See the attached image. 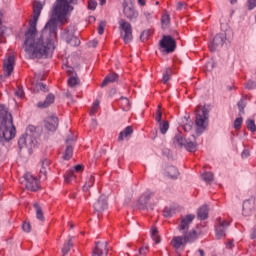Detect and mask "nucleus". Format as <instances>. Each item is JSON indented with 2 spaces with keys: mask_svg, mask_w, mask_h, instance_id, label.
I'll list each match as a JSON object with an SVG mask.
<instances>
[{
  "mask_svg": "<svg viewBox=\"0 0 256 256\" xmlns=\"http://www.w3.org/2000/svg\"><path fill=\"white\" fill-rule=\"evenodd\" d=\"M77 0H56L52 9V18L44 26L41 34L37 36V22L43 10L41 2H35L33 6V17L29 21V27L25 32L24 51L30 59H43L49 57L55 51L57 41V21L67 23V14L73 11Z\"/></svg>",
  "mask_w": 256,
  "mask_h": 256,
  "instance_id": "obj_1",
  "label": "nucleus"
},
{
  "mask_svg": "<svg viewBox=\"0 0 256 256\" xmlns=\"http://www.w3.org/2000/svg\"><path fill=\"white\" fill-rule=\"evenodd\" d=\"M16 129L13 125V116L7 109L0 110V135L5 141H11L15 137Z\"/></svg>",
  "mask_w": 256,
  "mask_h": 256,
  "instance_id": "obj_2",
  "label": "nucleus"
},
{
  "mask_svg": "<svg viewBox=\"0 0 256 256\" xmlns=\"http://www.w3.org/2000/svg\"><path fill=\"white\" fill-rule=\"evenodd\" d=\"M195 219V215L188 214L186 216L181 217L180 224L178 225V231L182 233V237L184 238V243H193L199 237V234L196 230H192L189 232V226L193 223Z\"/></svg>",
  "mask_w": 256,
  "mask_h": 256,
  "instance_id": "obj_3",
  "label": "nucleus"
},
{
  "mask_svg": "<svg viewBox=\"0 0 256 256\" xmlns=\"http://www.w3.org/2000/svg\"><path fill=\"white\" fill-rule=\"evenodd\" d=\"M173 143L175 147H185L190 153H195L197 151V142H195V136L190 139H185L181 133H178L173 138Z\"/></svg>",
  "mask_w": 256,
  "mask_h": 256,
  "instance_id": "obj_4",
  "label": "nucleus"
},
{
  "mask_svg": "<svg viewBox=\"0 0 256 256\" xmlns=\"http://www.w3.org/2000/svg\"><path fill=\"white\" fill-rule=\"evenodd\" d=\"M209 119V110L207 108H200L196 110V126L197 130L196 133H202L205 131L207 127V121Z\"/></svg>",
  "mask_w": 256,
  "mask_h": 256,
  "instance_id": "obj_5",
  "label": "nucleus"
},
{
  "mask_svg": "<svg viewBox=\"0 0 256 256\" xmlns=\"http://www.w3.org/2000/svg\"><path fill=\"white\" fill-rule=\"evenodd\" d=\"M120 36L127 45L133 41V26L125 19L119 20Z\"/></svg>",
  "mask_w": 256,
  "mask_h": 256,
  "instance_id": "obj_6",
  "label": "nucleus"
},
{
  "mask_svg": "<svg viewBox=\"0 0 256 256\" xmlns=\"http://www.w3.org/2000/svg\"><path fill=\"white\" fill-rule=\"evenodd\" d=\"M63 39L72 47H79L81 40L75 36V26H69L63 32Z\"/></svg>",
  "mask_w": 256,
  "mask_h": 256,
  "instance_id": "obj_7",
  "label": "nucleus"
},
{
  "mask_svg": "<svg viewBox=\"0 0 256 256\" xmlns=\"http://www.w3.org/2000/svg\"><path fill=\"white\" fill-rule=\"evenodd\" d=\"M159 45L164 53H173L177 49V42L169 35H164Z\"/></svg>",
  "mask_w": 256,
  "mask_h": 256,
  "instance_id": "obj_8",
  "label": "nucleus"
},
{
  "mask_svg": "<svg viewBox=\"0 0 256 256\" xmlns=\"http://www.w3.org/2000/svg\"><path fill=\"white\" fill-rule=\"evenodd\" d=\"M25 187L28 191H39V180L31 173L24 175Z\"/></svg>",
  "mask_w": 256,
  "mask_h": 256,
  "instance_id": "obj_9",
  "label": "nucleus"
},
{
  "mask_svg": "<svg viewBox=\"0 0 256 256\" xmlns=\"http://www.w3.org/2000/svg\"><path fill=\"white\" fill-rule=\"evenodd\" d=\"M33 145H35V140H33V137L29 134L22 135L18 140L20 151H22V149H33Z\"/></svg>",
  "mask_w": 256,
  "mask_h": 256,
  "instance_id": "obj_10",
  "label": "nucleus"
},
{
  "mask_svg": "<svg viewBox=\"0 0 256 256\" xmlns=\"http://www.w3.org/2000/svg\"><path fill=\"white\" fill-rule=\"evenodd\" d=\"M109 243L105 242H96V246L92 252V256H107L109 249H107Z\"/></svg>",
  "mask_w": 256,
  "mask_h": 256,
  "instance_id": "obj_11",
  "label": "nucleus"
},
{
  "mask_svg": "<svg viewBox=\"0 0 256 256\" xmlns=\"http://www.w3.org/2000/svg\"><path fill=\"white\" fill-rule=\"evenodd\" d=\"M229 227V223L221 218H217V225L215 228L217 239L225 237V229Z\"/></svg>",
  "mask_w": 256,
  "mask_h": 256,
  "instance_id": "obj_12",
  "label": "nucleus"
},
{
  "mask_svg": "<svg viewBox=\"0 0 256 256\" xmlns=\"http://www.w3.org/2000/svg\"><path fill=\"white\" fill-rule=\"evenodd\" d=\"M225 43V34L220 33L217 34L213 41L209 44V49L213 53L214 51H217L220 47H222Z\"/></svg>",
  "mask_w": 256,
  "mask_h": 256,
  "instance_id": "obj_13",
  "label": "nucleus"
},
{
  "mask_svg": "<svg viewBox=\"0 0 256 256\" xmlns=\"http://www.w3.org/2000/svg\"><path fill=\"white\" fill-rule=\"evenodd\" d=\"M154 195L155 193L151 191L144 192L138 200V209L145 211V209H147L149 201L151 200V197H153Z\"/></svg>",
  "mask_w": 256,
  "mask_h": 256,
  "instance_id": "obj_14",
  "label": "nucleus"
},
{
  "mask_svg": "<svg viewBox=\"0 0 256 256\" xmlns=\"http://www.w3.org/2000/svg\"><path fill=\"white\" fill-rule=\"evenodd\" d=\"M14 66H15V56L10 55L8 56L7 59L4 60V63H3V71L7 77H9L11 73H13Z\"/></svg>",
  "mask_w": 256,
  "mask_h": 256,
  "instance_id": "obj_15",
  "label": "nucleus"
},
{
  "mask_svg": "<svg viewBox=\"0 0 256 256\" xmlns=\"http://www.w3.org/2000/svg\"><path fill=\"white\" fill-rule=\"evenodd\" d=\"M44 127L47 131H57L59 127V118L57 116H50L44 121Z\"/></svg>",
  "mask_w": 256,
  "mask_h": 256,
  "instance_id": "obj_16",
  "label": "nucleus"
},
{
  "mask_svg": "<svg viewBox=\"0 0 256 256\" xmlns=\"http://www.w3.org/2000/svg\"><path fill=\"white\" fill-rule=\"evenodd\" d=\"M73 143H75V137H68L66 139V149L63 155L65 161H69L73 157Z\"/></svg>",
  "mask_w": 256,
  "mask_h": 256,
  "instance_id": "obj_17",
  "label": "nucleus"
},
{
  "mask_svg": "<svg viewBox=\"0 0 256 256\" xmlns=\"http://www.w3.org/2000/svg\"><path fill=\"white\" fill-rule=\"evenodd\" d=\"M108 204H107V196L101 195L99 199L94 203V210L97 213H103L105 209H107Z\"/></svg>",
  "mask_w": 256,
  "mask_h": 256,
  "instance_id": "obj_18",
  "label": "nucleus"
},
{
  "mask_svg": "<svg viewBox=\"0 0 256 256\" xmlns=\"http://www.w3.org/2000/svg\"><path fill=\"white\" fill-rule=\"evenodd\" d=\"M123 13L124 16L129 19V21H133L134 19H137V17H139V12L135 10L134 6L125 5L123 7Z\"/></svg>",
  "mask_w": 256,
  "mask_h": 256,
  "instance_id": "obj_19",
  "label": "nucleus"
},
{
  "mask_svg": "<svg viewBox=\"0 0 256 256\" xmlns=\"http://www.w3.org/2000/svg\"><path fill=\"white\" fill-rule=\"evenodd\" d=\"M49 165H51V160L47 158H43L41 160V169L39 174L40 179H47V172L51 169Z\"/></svg>",
  "mask_w": 256,
  "mask_h": 256,
  "instance_id": "obj_20",
  "label": "nucleus"
},
{
  "mask_svg": "<svg viewBox=\"0 0 256 256\" xmlns=\"http://www.w3.org/2000/svg\"><path fill=\"white\" fill-rule=\"evenodd\" d=\"M255 209V205L253 204V201L251 200H245L243 203V215L245 217H249L253 213V210Z\"/></svg>",
  "mask_w": 256,
  "mask_h": 256,
  "instance_id": "obj_21",
  "label": "nucleus"
},
{
  "mask_svg": "<svg viewBox=\"0 0 256 256\" xmlns=\"http://www.w3.org/2000/svg\"><path fill=\"white\" fill-rule=\"evenodd\" d=\"M53 103H55V95L48 94L45 101L38 102L37 107H39L40 109H47V107L53 105Z\"/></svg>",
  "mask_w": 256,
  "mask_h": 256,
  "instance_id": "obj_22",
  "label": "nucleus"
},
{
  "mask_svg": "<svg viewBox=\"0 0 256 256\" xmlns=\"http://www.w3.org/2000/svg\"><path fill=\"white\" fill-rule=\"evenodd\" d=\"M118 79H119V75H117L116 73H110L103 80L101 87H107L109 83H115V81H117Z\"/></svg>",
  "mask_w": 256,
  "mask_h": 256,
  "instance_id": "obj_23",
  "label": "nucleus"
},
{
  "mask_svg": "<svg viewBox=\"0 0 256 256\" xmlns=\"http://www.w3.org/2000/svg\"><path fill=\"white\" fill-rule=\"evenodd\" d=\"M185 243V238H183V236H175L171 241L172 247H174L176 250L181 249V246L185 245Z\"/></svg>",
  "mask_w": 256,
  "mask_h": 256,
  "instance_id": "obj_24",
  "label": "nucleus"
},
{
  "mask_svg": "<svg viewBox=\"0 0 256 256\" xmlns=\"http://www.w3.org/2000/svg\"><path fill=\"white\" fill-rule=\"evenodd\" d=\"M209 217V207L207 205H203L198 210V219L201 221H205Z\"/></svg>",
  "mask_w": 256,
  "mask_h": 256,
  "instance_id": "obj_25",
  "label": "nucleus"
},
{
  "mask_svg": "<svg viewBox=\"0 0 256 256\" xmlns=\"http://www.w3.org/2000/svg\"><path fill=\"white\" fill-rule=\"evenodd\" d=\"M131 135H133V127L128 126L122 132L119 133L118 141H123V139L131 137Z\"/></svg>",
  "mask_w": 256,
  "mask_h": 256,
  "instance_id": "obj_26",
  "label": "nucleus"
},
{
  "mask_svg": "<svg viewBox=\"0 0 256 256\" xmlns=\"http://www.w3.org/2000/svg\"><path fill=\"white\" fill-rule=\"evenodd\" d=\"M166 173L171 179H177V177H179V170L175 166H168Z\"/></svg>",
  "mask_w": 256,
  "mask_h": 256,
  "instance_id": "obj_27",
  "label": "nucleus"
},
{
  "mask_svg": "<svg viewBox=\"0 0 256 256\" xmlns=\"http://www.w3.org/2000/svg\"><path fill=\"white\" fill-rule=\"evenodd\" d=\"M94 184H95V176L90 175L89 177L86 178V182L83 186V191H88L89 189L92 188Z\"/></svg>",
  "mask_w": 256,
  "mask_h": 256,
  "instance_id": "obj_28",
  "label": "nucleus"
},
{
  "mask_svg": "<svg viewBox=\"0 0 256 256\" xmlns=\"http://www.w3.org/2000/svg\"><path fill=\"white\" fill-rule=\"evenodd\" d=\"M34 209H36V218L39 221H45V216L43 215V209L39 205V203H34Z\"/></svg>",
  "mask_w": 256,
  "mask_h": 256,
  "instance_id": "obj_29",
  "label": "nucleus"
},
{
  "mask_svg": "<svg viewBox=\"0 0 256 256\" xmlns=\"http://www.w3.org/2000/svg\"><path fill=\"white\" fill-rule=\"evenodd\" d=\"M119 103L123 111H129L131 109V103L129 102V99L121 97Z\"/></svg>",
  "mask_w": 256,
  "mask_h": 256,
  "instance_id": "obj_30",
  "label": "nucleus"
},
{
  "mask_svg": "<svg viewBox=\"0 0 256 256\" xmlns=\"http://www.w3.org/2000/svg\"><path fill=\"white\" fill-rule=\"evenodd\" d=\"M160 133L165 135L167 131H169V121L163 120L162 122H158Z\"/></svg>",
  "mask_w": 256,
  "mask_h": 256,
  "instance_id": "obj_31",
  "label": "nucleus"
},
{
  "mask_svg": "<svg viewBox=\"0 0 256 256\" xmlns=\"http://www.w3.org/2000/svg\"><path fill=\"white\" fill-rule=\"evenodd\" d=\"M171 75H173V70H171V68H167L163 73L162 78V82L164 83V85H167V83H169V81L171 80Z\"/></svg>",
  "mask_w": 256,
  "mask_h": 256,
  "instance_id": "obj_32",
  "label": "nucleus"
},
{
  "mask_svg": "<svg viewBox=\"0 0 256 256\" xmlns=\"http://www.w3.org/2000/svg\"><path fill=\"white\" fill-rule=\"evenodd\" d=\"M72 247H73V241L70 238L68 242L64 243L62 247V255L63 256L67 255L71 251Z\"/></svg>",
  "mask_w": 256,
  "mask_h": 256,
  "instance_id": "obj_33",
  "label": "nucleus"
},
{
  "mask_svg": "<svg viewBox=\"0 0 256 256\" xmlns=\"http://www.w3.org/2000/svg\"><path fill=\"white\" fill-rule=\"evenodd\" d=\"M75 179V170H68L64 175L65 183H71Z\"/></svg>",
  "mask_w": 256,
  "mask_h": 256,
  "instance_id": "obj_34",
  "label": "nucleus"
},
{
  "mask_svg": "<svg viewBox=\"0 0 256 256\" xmlns=\"http://www.w3.org/2000/svg\"><path fill=\"white\" fill-rule=\"evenodd\" d=\"M161 23L162 29H167L169 27V24L171 23V18L169 17V14L162 15Z\"/></svg>",
  "mask_w": 256,
  "mask_h": 256,
  "instance_id": "obj_35",
  "label": "nucleus"
},
{
  "mask_svg": "<svg viewBox=\"0 0 256 256\" xmlns=\"http://www.w3.org/2000/svg\"><path fill=\"white\" fill-rule=\"evenodd\" d=\"M151 237L155 243H161V237H159V231L157 228L153 227L151 229Z\"/></svg>",
  "mask_w": 256,
  "mask_h": 256,
  "instance_id": "obj_36",
  "label": "nucleus"
},
{
  "mask_svg": "<svg viewBox=\"0 0 256 256\" xmlns=\"http://www.w3.org/2000/svg\"><path fill=\"white\" fill-rule=\"evenodd\" d=\"M68 85L69 87H75V85H79V77H77V75L70 76L68 79Z\"/></svg>",
  "mask_w": 256,
  "mask_h": 256,
  "instance_id": "obj_37",
  "label": "nucleus"
},
{
  "mask_svg": "<svg viewBox=\"0 0 256 256\" xmlns=\"http://www.w3.org/2000/svg\"><path fill=\"white\" fill-rule=\"evenodd\" d=\"M246 126H247L248 131H251L252 133H255L256 125H255V121L254 120L248 119L246 121Z\"/></svg>",
  "mask_w": 256,
  "mask_h": 256,
  "instance_id": "obj_38",
  "label": "nucleus"
},
{
  "mask_svg": "<svg viewBox=\"0 0 256 256\" xmlns=\"http://www.w3.org/2000/svg\"><path fill=\"white\" fill-rule=\"evenodd\" d=\"M155 121L161 123L163 121V112L161 111V105H158V109L155 114Z\"/></svg>",
  "mask_w": 256,
  "mask_h": 256,
  "instance_id": "obj_39",
  "label": "nucleus"
},
{
  "mask_svg": "<svg viewBox=\"0 0 256 256\" xmlns=\"http://www.w3.org/2000/svg\"><path fill=\"white\" fill-rule=\"evenodd\" d=\"M245 107H247V100L242 99L238 102V109L240 113L244 114L245 113Z\"/></svg>",
  "mask_w": 256,
  "mask_h": 256,
  "instance_id": "obj_40",
  "label": "nucleus"
},
{
  "mask_svg": "<svg viewBox=\"0 0 256 256\" xmlns=\"http://www.w3.org/2000/svg\"><path fill=\"white\" fill-rule=\"evenodd\" d=\"M202 179L203 181H205L206 183H211V181H213V173L212 172H205L202 175Z\"/></svg>",
  "mask_w": 256,
  "mask_h": 256,
  "instance_id": "obj_41",
  "label": "nucleus"
},
{
  "mask_svg": "<svg viewBox=\"0 0 256 256\" xmlns=\"http://www.w3.org/2000/svg\"><path fill=\"white\" fill-rule=\"evenodd\" d=\"M149 37H151V30H144L142 32V34L140 35V39L141 41H147V39H149Z\"/></svg>",
  "mask_w": 256,
  "mask_h": 256,
  "instance_id": "obj_42",
  "label": "nucleus"
},
{
  "mask_svg": "<svg viewBox=\"0 0 256 256\" xmlns=\"http://www.w3.org/2000/svg\"><path fill=\"white\" fill-rule=\"evenodd\" d=\"M99 109V100H96L90 110V115H95Z\"/></svg>",
  "mask_w": 256,
  "mask_h": 256,
  "instance_id": "obj_43",
  "label": "nucleus"
},
{
  "mask_svg": "<svg viewBox=\"0 0 256 256\" xmlns=\"http://www.w3.org/2000/svg\"><path fill=\"white\" fill-rule=\"evenodd\" d=\"M36 89L43 91L44 93H47V91H49V88H47V85L39 82L36 84Z\"/></svg>",
  "mask_w": 256,
  "mask_h": 256,
  "instance_id": "obj_44",
  "label": "nucleus"
},
{
  "mask_svg": "<svg viewBox=\"0 0 256 256\" xmlns=\"http://www.w3.org/2000/svg\"><path fill=\"white\" fill-rule=\"evenodd\" d=\"M241 125H243V118L242 117L236 118L234 121V128L241 129Z\"/></svg>",
  "mask_w": 256,
  "mask_h": 256,
  "instance_id": "obj_45",
  "label": "nucleus"
},
{
  "mask_svg": "<svg viewBox=\"0 0 256 256\" xmlns=\"http://www.w3.org/2000/svg\"><path fill=\"white\" fill-rule=\"evenodd\" d=\"M106 25H107V23H105V21L100 22V24L98 26L99 35H103V33L105 32Z\"/></svg>",
  "mask_w": 256,
  "mask_h": 256,
  "instance_id": "obj_46",
  "label": "nucleus"
},
{
  "mask_svg": "<svg viewBox=\"0 0 256 256\" xmlns=\"http://www.w3.org/2000/svg\"><path fill=\"white\" fill-rule=\"evenodd\" d=\"M88 9H90L91 11H95V9H97V1L95 0L88 1Z\"/></svg>",
  "mask_w": 256,
  "mask_h": 256,
  "instance_id": "obj_47",
  "label": "nucleus"
},
{
  "mask_svg": "<svg viewBox=\"0 0 256 256\" xmlns=\"http://www.w3.org/2000/svg\"><path fill=\"white\" fill-rule=\"evenodd\" d=\"M35 131H36L35 126L30 125L26 129V134L25 135H30V137H33V133H35Z\"/></svg>",
  "mask_w": 256,
  "mask_h": 256,
  "instance_id": "obj_48",
  "label": "nucleus"
},
{
  "mask_svg": "<svg viewBox=\"0 0 256 256\" xmlns=\"http://www.w3.org/2000/svg\"><path fill=\"white\" fill-rule=\"evenodd\" d=\"M22 229H23V231H25V233H30L31 232V224L29 222H24L22 225Z\"/></svg>",
  "mask_w": 256,
  "mask_h": 256,
  "instance_id": "obj_49",
  "label": "nucleus"
},
{
  "mask_svg": "<svg viewBox=\"0 0 256 256\" xmlns=\"http://www.w3.org/2000/svg\"><path fill=\"white\" fill-rule=\"evenodd\" d=\"M249 11L253 10L256 7V0H248L247 1Z\"/></svg>",
  "mask_w": 256,
  "mask_h": 256,
  "instance_id": "obj_50",
  "label": "nucleus"
},
{
  "mask_svg": "<svg viewBox=\"0 0 256 256\" xmlns=\"http://www.w3.org/2000/svg\"><path fill=\"white\" fill-rule=\"evenodd\" d=\"M15 95L20 99H23L25 92H23V88H18L15 92Z\"/></svg>",
  "mask_w": 256,
  "mask_h": 256,
  "instance_id": "obj_51",
  "label": "nucleus"
},
{
  "mask_svg": "<svg viewBox=\"0 0 256 256\" xmlns=\"http://www.w3.org/2000/svg\"><path fill=\"white\" fill-rule=\"evenodd\" d=\"M149 253V248L147 246L141 247L139 249V255H147Z\"/></svg>",
  "mask_w": 256,
  "mask_h": 256,
  "instance_id": "obj_52",
  "label": "nucleus"
},
{
  "mask_svg": "<svg viewBox=\"0 0 256 256\" xmlns=\"http://www.w3.org/2000/svg\"><path fill=\"white\" fill-rule=\"evenodd\" d=\"M125 5H127V7H133V5H135V0H124L122 6L125 7Z\"/></svg>",
  "mask_w": 256,
  "mask_h": 256,
  "instance_id": "obj_53",
  "label": "nucleus"
},
{
  "mask_svg": "<svg viewBox=\"0 0 256 256\" xmlns=\"http://www.w3.org/2000/svg\"><path fill=\"white\" fill-rule=\"evenodd\" d=\"M67 74L72 77L74 75H77V73H75V69H73L72 67L67 66V70H66Z\"/></svg>",
  "mask_w": 256,
  "mask_h": 256,
  "instance_id": "obj_54",
  "label": "nucleus"
},
{
  "mask_svg": "<svg viewBox=\"0 0 256 256\" xmlns=\"http://www.w3.org/2000/svg\"><path fill=\"white\" fill-rule=\"evenodd\" d=\"M246 87H247V89H255L256 83L254 81L250 80L246 83Z\"/></svg>",
  "mask_w": 256,
  "mask_h": 256,
  "instance_id": "obj_55",
  "label": "nucleus"
},
{
  "mask_svg": "<svg viewBox=\"0 0 256 256\" xmlns=\"http://www.w3.org/2000/svg\"><path fill=\"white\" fill-rule=\"evenodd\" d=\"M186 6H187V4L185 2H178L176 8L178 11H181V10L185 9Z\"/></svg>",
  "mask_w": 256,
  "mask_h": 256,
  "instance_id": "obj_56",
  "label": "nucleus"
},
{
  "mask_svg": "<svg viewBox=\"0 0 256 256\" xmlns=\"http://www.w3.org/2000/svg\"><path fill=\"white\" fill-rule=\"evenodd\" d=\"M72 170L76 173H81V171H83V165L78 164V165L74 166V168Z\"/></svg>",
  "mask_w": 256,
  "mask_h": 256,
  "instance_id": "obj_57",
  "label": "nucleus"
},
{
  "mask_svg": "<svg viewBox=\"0 0 256 256\" xmlns=\"http://www.w3.org/2000/svg\"><path fill=\"white\" fill-rule=\"evenodd\" d=\"M98 44H99V42L97 40H92L89 42L90 47H97Z\"/></svg>",
  "mask_w": 256,
  "mask_h": 256,
  "instance_id": "obj_58",
  "label": "nucleus"
},
{
  "mask_svg": "<svg viewBox=\"0 0 256 256\" xmlns=\"http://www.w3.org/2000/svg\"><path fill=\"white\" fill-rule=\"evenodd\" d=\"M183 129H184V131H191L192 126H191V124H186L183 126Z\"/></svg>",
  "mask_w": 256,
  "mask_h": 256,
  "instance_id": "obj_59",
  "label": "nucleus"
},
{
  "mask_svg": "<svg viewBox=\"0 0 256 256\" xmlns=\"http://www.w3.org/2000/svg\"><path fill=\"white\" fill-rule=\"evenodd\" d=\"M242 157H243V159H246V157H249V150H244L242 152Z\"/></svg>",
  "mask_w": 256,
  "mask_h": 256,
  "instance_id": "obj_60",
  "label": "nucleus"
},
{
  "mask_svg": "<svg viewBox=\"0 0 256 256\" xmlns=\"http://www.w3.org/2000/svg\"><path fill=\"white\" fill-rule=\"evenodd\" d=\"M164 217H171V212L167 209L164 210Z\"/></svg>",
  "mask_w": 256,
  "mask_h": 256,
  "instance_id": "obj_61",
  "label": "nucleus"
},
{
  "mask_svg": "<svg viewBox=\"0 0 256 256\" xmlns=\"http://www.w3.org/2000/svg\"><path fill=\"white\" fill-rule=\"evenodd\" d=\"M138 3L141 5V7H145L146 0H138Z\"/></svg>",
  "mask_w": 256,
  "mask_h": 256,
  "instance_id": "obj_62",
  "label": "nucleus"
},
{
  "mask_svg": "<svg viewBox=\"0 0 256 256\" xmlns=\"http://www.w3.org/2000/svg\"><path fill=\"white\" fill-rule=\"evenodd\" d=\"M227 248L228 249H233V241H228Z\"/></svg>",
  "mask_w": 256,
  "mask_h": 256,
  "instance_id": "obj_63",
  "label": "nucleus"
},
{
  "mask_svg": "<svg viewBox=\"0 0 256 256\" xmlns=\"http://www.w3.org/2000/svg\"><path fill=\"white\" fill-rule=\"evenodd\" d=\"M251 239H256V227L254 228V230L251 234Z\"/></svg>",
  "mask_w": 256,
  "mask_h": 256,
  "instance_id": "obj_64",
  "label": "nucleus"
}]
</instances>
